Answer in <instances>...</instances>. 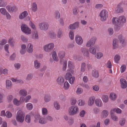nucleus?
I'll use <instances>...</instances> for the list:
<instances>
[{"mask_svg": "<svg viewBox=\"0 0 127 127\" xmlns=\"http://www.w3.org/2000/svg\"><path fill=\"white\" fill-rule=\"evenodd\" d=\"M74 122V119L72 118H69L68 121L69 124L70 125H72Z\"/></svg>", "mask_w": 127, "mask_h": 127, "instance_id": "nucleus-64", "label": "nucleus"}, {"mask_svg": "<svg viewBox=\"0 0 127 127\" xmlns=\"http://www.w3.org/2000/svg\"><path fill=\"white\" fill-rule=\"evenodd\" d=\"M33 77V75L32 74H28L26 77V80L27 81H30L32 79Z\"/></svg>", "mask_w": 127, "mask_h": 127, "instance_id": "nucleus-44", "label": "nucleus"}, {"mask_svg": "<svg viewBox=\"0 0 127 127\" xmlns=\"http://www.w3.org/2000/svg\"><path fill=\"white\" fill-rule=\"evenodd\" d=\"M12 86V83L10 80H7L6 81V87L7 89H11Z\"/></svg>", "mask_w": 127, "mask_h": 127, "instance_id": "nucleus-24", "label": "nucleus"}, {"mask_svg": "<svg viewBox=\"0 0 127 127\" xmlns=\"http://www.w3.org/2000/svg\"><path fill=\"white\" fill-rule=\"evenodd\" d=\"M29 24L33 30H36V28L34 24L31 21H30Z\"/></svg>", "mask_w": 127, "mask_h": 127, "instance_id": "nucleus-49", "label": "nucleus"}, {"mask_svg": "<svg viewBox=\"0 0 127 127\" xmlns=\"http://www.w3.org/2000/svg\"><path fill=\"white\" fill-rule=\"evenodd\" d=\"M68 67L70 69L73 68L74 66L73 63L70 61H69L68 62Z\"/></svg>", "mask_w": 127, "mask_h": 127, "instance_id": "nucleus-58", "label": "nucleus"}, {"mask_svg": "<svg viewBox=\"0 0 127 127\" xmlns=\"http://www.w3.org/2000/svg\"><path fill=\"white\" fill-rule=\"evenodd\" d=\"M101 117L102 118H105L107 117L108 114V112L106 110H103L101 113Z\"/></svg>", "mask_w": 127, "mask_h": 127, "instance_id": "nucleus-22", "label": "nucleus"}, {"mask_svg": "<svg viewBox=\"0 0 127 127\" xmlns=\"http://www.w3.org/2000/svg\"><path fill=\"white\" fill-rule=\"evenodd\" d=\"M25 121L28 123H30L31 121V115H26L25 117Z\"/></svg>", "mask_w": 127, "mask_h": 127, "instance_id": "nucleus-34", "label": "nucleus"}, {"mask_svg": "<svg viewBox=\"0 0 127 127\" xmlns=\"http://www.w3.org/2000/svg\"><path fill=\"white\" fill-rule=\"evenodd\" d=\"M116 11L117 13L122 12H123V10L122 8L119 7L118 8Z\"/></svg>", "mask_w": 127, "mask_h": 127, "instance_id": "nucleus-62", "label": "nucleus"}, {"mask_svg": "<svg viewBox=\"0 0 127 127\" xmlns=\"http://www.w3.org/2000/svg\"><path fill=\"white\" fill-rule=\"evenodd\" d=\"M79 26V23L77 22L72 24L68 26V28L71 30H75L78 28Z\"/></svg>", "mask_w": 127, "mask_h": 127, "instance_id": "nucleus-11", "label": "nucleus"}, {"mask_svg": "<svg viewBox=\"0 0 127 127\" xmlns=\"http://www.w3.org/2000/svg\"><path fill=\"white\" fill-rule=\"evenodd\" d=\"M51 99V97L50 95L47 94L45 95L44 97V100L45 102H48Z\"/></svg>", "mask_w": 127, "mask_h": 127, "instance_id": "nucleus-28", "label": "nucleus"}, {"mask_svg": "<svg viewBox=\"0 0 127 127\" xmlns=\"http://www.w3.org/2000/svg\"><path fill=\"white\" fill-rule=\"evenodd\" d=\"M121 87L123 89H125L127 87V83L126 80L124 79H121L120 80Z\"/></svg>", "mask_w": 127, "mask_h": 127, "instance_id": "nucleus-12", "label": "nucleus"}, {"mask_svg": "<svg viewBox=\"0 0 127 127\" xmlns=\"http://www.w3.org/2000/svg\"><path fill=\"white\" fill-rule=\"evenodd\" d=\"M113 111L114 112H116L117 113H121L122 112L121 110L118 108H114L113 110H112L111 111Z\"/></svg>", "mask_w": 127, "mask_h": 127, "instance_id": "nucleus-53", "label": "nucleus"}, {"mask_svg": "<svg viewBox=\"0 0 127 127\" xmlns=\"http://www.w3.org/2000/svg\"><path fill=\"white\" fill-rule=\"evenodd\" d=\"M63 36V29L61 28H59L57 32V37L59 38L62 37Z\"/></svg>", "mask_w": 127, "mask_h": 127, "instance_id": "nucleus-17", "label": "nucleus"}, {"mask_svg": "<svg viewBox=\"0 0 127 127\" xmlns=\"http://www.w3.org/2000/svg\"><path fill=\"white\" fill-rule=\"evenodd\" d=\"M86 68V64L84 63H83L82 64L81 69V72H84Z\"/></svg>", "mask_w": 127, "mask_h": 127, "instance_id": "nucleus-45", "label": "nucleus"}, {"mask_svg": "<svg viewBox=\"0 0 127 127\" xmlns=\"http://www.w3.org/2000/svg\"><path fill=\"white\" fill-rule=\"evenodd\" d=\"M0 12L1 14L5 15L7 12L4 8H1L0 9Z\"/></svg>", "mask_w": 127, "mask_h": 127, "instance_id": "nucleus-37", "label": "nucleus"}, {"mask_svg": "<svg viewBox=\"0 0 127 127\" xmlns=\"http://www.w3.org/2000/svg\"><path fill=\"white\" fill-rule=\"evenodd\" d=\"M41 66V63L37 60H35L34 62V66L35 68L37 69H39Z\"/></svg>", "mask_w": 127, "mask_h": 127, "instance_id": "nucleus-16", "label": "nucleus"}, {"mask_svg": "<svg viewBox=\"0 0 127 127\" xmlns=\"http://www.w3.org/2000/svg\"><path fill=\"white\" fill-rule=\"evenodd\" d=\"M7 4V3L5 0H0V7H5Z\"/></svg>", "mask_w": 127, "mask_h": 127, "instance_id": "nucleus-29", "label": "nucleus"}, {"mask_svg": "<svg viewBox=\"0 0 127 127\" xmlns=\"http://www.w3.org/2000/svg\"><path fill=\"white\" fill-rule=\"evenodd\" d=\"M111 117L112 119L115 121H117L118 120V118L116 116L114 115L112 113H111Z\"/></svg>", "mask_w": 127, "mask_h": 127, "instance_id": "nucleus-48", "label": "nucleus"}, {"mask_svg": "<svg viewBox=\"0 0 127 127\" xmlns=\"http://www.w3.org/2000/svg\"><path fill=\"white\" fill-rule=\"evenodd\" d=\"M64 87L65 90H67L68 89L69 87V84L67 82H65Z\"/></svg>", "mask_w": 127, "mask_h": 127, "instance_id": "nucleus-57", "label": "nucleus"}, {"mask_svg": "<svg viewBox=\"0 0 127 127\" xmlns=\"http://www.w3.org/2000/svg\"><path fill=\"white\" fill-rule=\"evenodd\" d=\"M81 51L84 56L89 57V53L88 49L85 48H82L81 49Z\"/></svg>", "mask_w": 127, "mask_h": 127, "instance_id": "nucleus-14", "label": "nucleus"}, {"mask_svg": "<svg viewBox=\"0 0 127 127\" xmlns=\"http://www.w3.org/2000/svg\"><path fill=\"white\" fill-rule=\"evenodd\" d=\"M112 66V65L111 64V62L109 61H108L106 64V67L110 69L111 68Z\"/></svg>", "mask_w": 127, "mask_h": 127, "instance_id": "nucleus-54", "label": "nucleus"}, {"mask_svg": "<svg viewBox=\"0 0 127 127\" xmlns=\"http://www.w3.org/2000/svg\"><path fill=\"white\" fill-rule=\"evenodd\" d=\"M112 45L113 49L117 48L119 46L118 40L116 38L114 39L113 40Z\"/></svg>", "mask_w": 127, "mask_h": 127, "instance_id": "nucleus-13", "label": "nucleus"}, {"mask_svg": "<svg viewBox=\"0 0 127 127\" xmlns=\"http://www.w3.org/2000/svg\"><path fill=\"white\" fill-rule=\"evenodd\" d=\"M95 100V98L94 97H90L88 101V105L90 106L92 105L94 103Z\"/></svg>", "mask_w": 127, "mask_h": 127, "instance_id": "nucleus-27", "label": "nucleus"}, {"mask_svg": "<svg viewBox=\"0 0 127 127\" xmlns=\"http://www.w3.org/2000/svg\"><path fill=\"white\" fill-rule=\"evenodd\" d=\"M52 57L53 60L56 62L59 61V59L55 51H54L52 54Z\"/></svg>", "mask_w": 127, "mask_h": 127, "instance_id": "nucleus-25", "label": "nucleus"}, {"mask_svg": "<svg viewBox=\"0 0 127 127\" xmlns=\"http://www.w3.org/2000/svg\"><path fill=\"white\" fill-rule=\"evenodd\" d=\"M13 102L14 104L17 106H19L21 104L19 101L15 98L14 99Z\"/></svg>", "mask_w": 127, "mask_h": 127, "instance_id": "nucleus-36", "label": "nucleus"}, {"mask_svg": "<svg viewBox=\"0 0 127 127\" xmlns=\"http://www.w3.org/2000/svg\"><path fill=\"white\" fill-rule=\"evenodd\" d=\"M33 106L32 104L31 103H27L26 105V107L27 109L29 110H31L32 109Z\"/></svg>", "mask_w": 127, "mask_h": 127, "instance_id": "nucleus-43", "label": "nucleus"}, {"mask_svg": "<svg viewBox=\"0 0 127 127\" xmlns=\"http://www.w3.org/2000/svg\"><path fill=\"white\" fill-rule=\"evenodd\" d=\"M95 103L97 106L100 107L102 105V103L100 99H96L95 101Z\"/></svg>", "mask_w": 127, "mask_h": 127, "instance_id": "nucleus-21", "label": "nucleus"}, {"mask_svg": "<svg viewBox=\"0 0 127 127\" xmlns=\"http://www.w3.org/2000/svg\"><path fill=\"white\" fill-rule=\"evenodd\" d=\"M54 47V44L53 43H51L46 44L43 46V49L46 52H49L51 51Z\"/></svg>", "mask_w": 127, "mask_h": 127, "instance_id": "nucleus-5", "label": "nucleus"}, {"mask_svg": "<svg viewBox=\"0 0 127 127\" xmlns=\"http://www.w3.org/2000/svg\"><path fill=\"white\" fill-rule=\"evenodd\" d=\"M59 57L61 59L63 58L65 55V53L64 51H60L59 53Z\"/></svg>", "mask_w": 127, "mask_h": 127, "instance_id": "nucleus-40", "label": "nucleus"}, {"mask_svg": "<svg viewBox=\"0 0 127 127\" xmlns=\"http://www.w3.org/2000/svg\"><path fill=\"white\" fill-rule=\"evenodd\" d=\"M78 104L80 106H83L85 104V101L82 100H80L77 102Z\"/></svg>", "mask_w": 127, "mask_h": 127, "instance_id": "nucleus-55", "label": "nucleus"}, {"mask_svg": "<svg viewBox=\"0 0 127 127\" xmlns=\"http://www.w3.org/2000/svg\"><path fill=\"white\" fill-rule=\"evenodd\" d=\"M117 97L116 94L114 93H110V98L112 100H115Z\"/></svg>", "mask_w": 127, "mask_h": 127, "instance_id": "nucleus-35", "label": "nucleus"}, {"mask_svg": "<svg viewBox=\"0 0 127 127\" xmlns=\"http://www.w3.org/2000/svg\"><path fill=\"white\" fill-rule=\"evenodd\" d=\"M64 81V79L62 76L59 77L57 79L58 83L60 85H62Z\"/></svg>", "mask_w": 127, "mask_h": 127, "instance_id": "nucleus-23", "label": "nucleus"}, {"mask_svg": "<svg viewBox=\"0 0 127 127\" xmlns=\"http://www.w3.org/2000/svg\"><path fill=\"white\" fill-rule=\"evenodd\" d=\"M120 56L118 55H116L114 57V60L115 62L116 63H118L120 59Z\"/></svg>", "mask_w": 127, "mask_h": 127, "instance_id": "nucleus-41", "label": "nucleus"}, {"mask_svg": "<svg viewBox=\"0 0 127 127\" xmlns=\"http://www.w3.org/2000/svg\"><path fill=\"white\" fill-rule=\"evenodd\" d=\"M59 99L61 100L65 101L66 100V97L64 94H61L59 96Z\"/></svg>", "mask_w": 127, "mask_h": 127, "instance_id": "nucleus-39", "label": "nucleus"}, {"mask_svg": "<svg viewBox=\"0 0 127 127\" xmlns=\"http://www.w3.org/2000/svg\"><path fill=\"white\" fill-rule=\"evenodd\" d=\"M113 24L116 26L115 29L116 31L119 30L123 26V24L126 22V19L123 16H120L119 18H113L112 20Z\"/></svg>", "mask_w": 127, "mask_h": 127, "instance_id": "nucleus-1", "label": "nucleus"}, {"mask_svg": "<svg viewBox=\"0 0 127 127\" xmlns=\"http://www.w3.org/2000/svg\"><path fill=\"white\" fill-rule=\"evenodd\" d=\"M107 12L105 10H102L100 13V16L101 17V21H105L108 17Z\"/></svg>", "mask_w": 127, "mask_h": 127, "instance_id": "nucleus-7", "label": "nucleus"}, {"mask_svg": "<svg viewBox=\"0 0 127 127\" xmlns=\"http://www.w3.org/2000/svg\"><path fill=\"white\" fill-rule=\"evenodd\" d=\"M96 41L95 37H93L89 40L87 42L86 44V46L87 47H90L94 45Z\"/></svg>", "mask_w": 127, "mask_h": 127, "instance_id": "nucleus-9", "label": "nucleus"}, {"mask_svg": "<svg viewBox=\"0 0 127 127\" xmlns=\"http://www.w3.org/2000/svg\"><path fill=\"white\" fill-rule=\"evenodd\" d=\"M72 77L71 74L70 73L67 72L65 76V78L67 80H68Z\"/></svg>", "mask_w": 127, "mask_h": 127, "instance_id": "nucleus-47", "label": "nucleus"}, {"mask_svg": "<svg viewBox=\"0 0 127 127\" xmlns=\"http://www.w3.org/2000/svg\"><path fill=\"white\" fill-rule=\"evenodd\" d=\"M103 56V54L101 52L97 53L95 57L97 59H100Z\"/></svg>", "mask_w": 127, "mask_h": 127, "instance_id": "nucleus-56", "label": "nucleus"}, {"mask_svg": "<svg viewBox=\"0 0 127 127\" xmlns=\"http://www.w3.org/2000/svg\"><path fill=\"white\" fill-rule=\"evenodd\" d=\"M26 46L25 44H22L21 46V49L20 51V53L21 54H25L26 52Z\"/></svg>", "mask_w": 127, "mask_h": 127, "instance_id": "nucleus-15", "label": "nucleus"}, {"mask_svg": "<svg viewBox=\"0 0 127 127\" xmlns=\"http://www.w3.org/2000/svg\"><path fill=\"white\" fill-rule=\"evenodd\" d=\"M76 100L75 98H72L71 100V104L72 105H74L76 103Z\"/></svg>", "mask_w": 127, "mask_h": 127, "instance_id": "nucleus-63", "label": "nucleus"}, {"mask_svg": "<svg viewBox=\"0 0 127 127\" xmlns=\"http://www.w3.org/2000/svg\"><path fill=\"white\" fill-rule=\"evenodd\" d=\"M32 10L33 12L36 11L37 10V5L35 2H34L32 3Z\"/></svg>", "mask_w": 127, "mask_h": 127, "instance_id": "nucleus-31", "label": "nucleus"}, {"mask_svg": "<svg viewBox=\"0 0 127 127\" xmlns=\"http://www.w3.org/2000/svg\"><path fill=\"white\" fill-rule=\"evenodd\" d=\"M55 33L53 32H51L49 33L48 35L49 37L51 38L54 39L56 37Z\"/></svg>", "mask_w": 127, "mask_h": 127, "instance_id": "nucleus-33", "label": "nucleus"}, {"mask_svg": "<svg viewBox=\"0 0 127 127\" xmlns=\"http://www.w3.org/2000/svg\"><path fill=\"white\" fill-rule=\"evenodd\" d=\"M25 114L23 112L19 110L15 116L17 122L20 123H22L24 120Z\"/></svg>", "mask_w": 127, "mask_h": 127, "instance_id": "nucleus-2", "label": "nucleus"}, {"mask_svg": "<svg viewBox=\"0 0 127 127\" xmlns=\"http://www.w3.org/2000/svg\"><path fill=\"white\" fill-rule=\"evenodd\" d=\"M89 51L90 53L93 55L96 54V51L95 47H91L89 49Z\"/></svg>", "mask_w": 127, "mask_h": 127, "instance_id": "nucleus-32", "label": "nucleus"}, {"mask_svg": "<svg viewBox=\"0 0 127 127\" xmlns=\"http://www.w3.org/2000/svg\"><path fill=\"white\" fill-rule=\"evenodd\" d=\"M40 29L42 31L47 30L49 27L48 23L45 22H43L40 23L38 25Z\"/></svg>", "mask_w": 127, "mask_h": 127, "instance_id": "nucleus-6", "label": "nucleus"}, {"mask_svg": "<svg viewBox=\"0 0 127 127\" xmlns=\"http://www.w3.org/2000/svg\"><path fill=\"white\" fill-rule=\"evenodd\" d=\"M42 114L44 115H46L48 113L47 110L46 108H43L42 109Z\"/></svg>", "mask_w": 127, "mask_h": 127, "instance_id": "nucleus-59", "label": "nucleus"}, {"mask_svg": "<svg viewBox=\"0 0 127 127\" xmlns=\"http://www.w3.org/2000/svg\"><path fill=\"white\" fill-rule=\"evenodd\" d=\"M79 109L76 106H71L68 109V113L70 115H74L78 112Z\"/></svg>", "mask_w": 127, "mask_h": 127, "instance_id": "nucleus-3", "label": "nucleus"}, {"mask_svg": "<svg viewBox=\"0 0 127 127\" xmlns=\"http://www.w3.org/2000/svg\"><path fill=\"white\" fill-rule=\"evenodd\" d=\"M28 13L27 11H25L22 12L19 16V18L20 19H23L26 17L28 15Z\"/></svg>", "mask_w": 127, "mask_h": 127, "instance_id": "nucleus-18", "label": "nucleus"}, {"mask_svg": "<svg viewBox=\"0 0 127 127\" xmlns=\"http://www.w3.org/2000/svg\"><path fill=\"white\" fill-rule=\"evenodd\" d=\"M74 80V77L72 76L68 80V81L70 84H72L73 83Z\"/></svg>", "mask_w": 127, "mask_h": 127, "instance_id": "nucleus-61", "label": "nucleus"}, {"mask_svg": "<svg viewBox=\"0 0 127 127\" xmlns=\"http://www.w3.org/2000/svg\"><path fill=\"white\" fill-rule=\"evenodd\" d=\"M125 122V120L124 118L121 119L120 121V124L121 126L124 125Z\"/></svg>", "mask_w": 127, "mask_h": 127, "instance_id": "nucleus-60", "label": "nucleus"}, {"mask_svg": "<svg viewBox=\"0 0 127 127\" xmlns=\"http://www.w3.org/2000/svg\"><path fill=\"white\" fill-rule=\"evenodd\" d=\"M92 76L95 78H97L99 76L98 71L96 70H93L92 72Z\"/></svg>", "mask_w": 127, "mask_h": 127, "instance_id": "nucleus-30", "label": "nucleus"}, {"mask_svg": "<svg viewBox=\"0 0 127 127\" xmlns=\"http://www.w3.org/2000/svg\"><path fill=\"white\" fill-rule=\"evenodd\" d=\"M83 92V89L81 88H78L76 91V93L78 94L79 95L81 94Z\"/></svg>", "mask_w": 127, "mask_h": 127, "instance_id": "nucleus-52", "label": "nucleus"}, {"mask_svg": "<svg viewBox=\"0 0 127 127\" xmlns=\"http://www.w3.org/2000/svg\"><path fill=\"white\" fill-rule=\"evenodd\" d=\"M102 99L103 101L106 103L108 101V97L106 95H102Z\"/></svg>", "mask_w": 127, "mask_h": 127, "instance_id": "nucleus-38", "label": "nucleus"}, {"mask_svg": "<svg viewBox=\"0 0 127 127\" xmlns=\"http://www.w3.org/2000/svg\"><path fill=\"white\" fill-rule=\"evenodd\" d=\"M20 95L25 96L27 95V91L23 89L21 90L19 92Z\"/></svg>", "mask_w": 127, "mask_h": 127, "instance_id": "nucleus-26", "label": "nucleus"}, {"mask_svg": "<svg viewBox=\"0 0 127 127\" xmlns=\"http://www.w3.org/2000/svg\"><path fill=\"white\" fill-rule=\"evenodd\" d=\"M5 116L8 118H10L12 116V114L10 112L7 111L5 113Z\"/></svg>", "mask_w": 127, "mask_h": 127, "instance_id": "nucleus-50", "label": "nucleus"}, {"mask_svg": "<svg viewBox=\"0 0 127 127\" xmlns=\"http://www.w3.org/2000/svg\"><path fill=\"white\" fill-rule=\"evenodd\" d=\"M40 116H38L37 118L39 119V123L42 124H43L47 123V122L46 121L44 117H41L40 118H39Z\"/></svg>", "mask_w": 127, "mask_h": 127, "instance_id": "nucleus-20", "label": "nucleus"}, {"mask_svg": "<svg viewBox=\"0 0 127 127\" xmlns=\"http://www.w3.org/2000/svg\"><path fill=\"white\" fill-rule=\"evenodd\" d=\"M9 42L12 46H13L14 43V40L12 37H10L8 40Z\"/></svg>", "mask_w": 127, "mask_h": 127, "instance_id": "nucleus-42", "label": "nucleus"}, {"mask_svg": "<svg viewBox=\"0 0 127 127\" xmlns=\"http://www.w3.org/2000/svg\"><path fill=\"white\" fill-rule=\"evenodd\" d=\"M54 105L55 108L57 110H59L60 108V106L58 102L56 101L54 102Z\"/></svg>", "mask_w": 127, "mask_h": 127, "instance_id": "nucleus-46", "label": "nucleus"}, {"mask_svg": "<svg viewBox=\"0 0 127 127\" xmlns=\"http://www.w3.org/2000/svg\"><path fill=\"white\" fill-rule=\"evenodd\" d=\"M118 38L119 41L121 43L122 46L124 47L126 45V40L123 36L121 35H119Z\"/></svg>", "mask_w": 127, "mask_h": 127, "instance_id": "nucleus-8", "label": "nucleus"}, {"mask_svg": "<svg viewBox=\"0 0 127 127\" xmlns=\"http://www.w3.org/2000/svg\"><path fill=\"white\" fill-rule=\"evenodd\" d=\"M75 40L76 43L79 45H81L83 43V39L81 36L77 35L75 37Z\"/></svg>", "mask_w": 127, "mask_h": 127, "instance_id": "nucleus-10", "label": "nucleus"}, {"mask_svg": "<svg viewBox=\"0 0 127 127\" xmlns=\"http://www.w3.org/2000/svg\"><path fill=\"white\" fill-rule=\"evenodd\" d=\"M33 46L31 43L28 44L27 47V52L30 53H32L33 51Z\"/></svg>", "mask_w": 127, "mask_h": 127, "instance_id": "nucleus-19", "label": "nucleus"}, {"mask_svg": "<svg viewBox=\"0 0 127 127\" xmlns=\"http://www.w3.org/2000/svg\"><path fill=\"white\" fill-rule=\"evenodd\" d=\"M21 30L22 32L26 34H31V29L28 26L25 24H23L21 26Z\"/></svg>", "mask_w": 127, "mask_h": 127, "instance_id": "nucleus-4", "label": "nucleus"}, {"mask_svg": "<svg viewBox=\"0 0 127 127\" xmlns=\"http://www.w3.org/2000/svg\"><path fill=\"white\" fill-rule=\"evenodd\" d=\"M69 37L70 39L73 40L74 38V31L72 30H70L69 32Z\"/></svg>", "mask_w": 127, "mask_h": 127, "instance_id": "nucleus-51", "label": "nucleus"}]
</instances>
